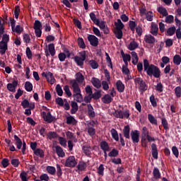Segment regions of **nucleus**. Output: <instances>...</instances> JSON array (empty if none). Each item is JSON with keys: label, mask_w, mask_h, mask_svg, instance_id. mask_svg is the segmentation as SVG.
<instances>
[{"label": "nucleus", "mask_w": 181, "mask_h": 181, "mask_svg": "<svg viewBox=\"0 0 181 181\" xmlns=\"http://www.w3.org/2000/svg\"><path fill=\"white\" fill-rule=\"evenodd\" d=\"M144 69L148 76H153L156 78H159V69L153 64L149 65L148 59H144Z\"/></svg>", "instance_id": "f257e3e1"}, {"label": "nucleus", "mask_w": 181, "mask_h": 181, "mask_svg": "<svg viewBox=\"0 0 181 181\" xmlns=\"http://www.w3.org/2000/svg\"><path fill=\"white\" fill-rule=\"evenodd\" d=\"M79 55L80 57L76 56L74 57V62L76 63L77 66L83 67V66H84V61L86 60V51L81 52Z\"/></svg>", "instance_id": "f03ea898"}, {"label": "nucleus", "mask_w": 181, "mask_h": 181, "mask_svg": "<svg viewBox=\"0 0 181 181\" xmlns=\"http://www.w3.org/2000/svg\"><path fill=\"white\" fill-rule=\"evenodd\" d=\"M134 83L136 84H139V88L141 93H144L148 90V86H146V83L142 80L141 78H136L134 79Z\"/></svg>", "instance_id": "7ed1b4c3"}, {"label": "nucleus", "mask_w": 181, "mask_h": 181, "mask_svg": "<svg viewBox=\"0 0 181 181\" xmlns=\"http://www.w3.org/2000/svg\"><path fill=\"white\" fill-rule=\"evenodd\" d=\"M114 116L116 118H120V119H124V118H129V110H125L122 112V110H115Z\"/></svg>", "instance_id": "20e7f679"}, {"label": "nucleus", "mask_w": 181, "mask_h": 181, "mask_svg": "<svg viewBox=\"0 0 181 181\" xmlns=\"http://www.w3.org/2000/svg\"><path fill=\"white\" fill-rule=\"evenodd\" d=\"M76 165H77V160H76V157L74 156L68 157L64 164V165L66 168H75Z\"/></svg>", "instance_id": "39448f33"}, {"label": "nucleus", "mask_w": 181, "mask_h": 181, "mask_svg": "<svg viewBox=\"0 0 181 181\" xmlns=\"http://www.w3.org/2000/svg\"><path fill=\"white\" fill-rule=\"evenodd\" d=\"M94 125H95V122L94 121L88 124L86 131L90 136H94L95 135V129L94 128Z\"/></svg>", "instance_id": "423d86ee"}, {"label": "nucleus", "mask_w": 181, "mask_h": 181, "mask_svg": "<svg viewBox=\"0 0 181 181\" xmlns=\"http://www.w3.org/2000/svg\"><path fill=\"white\" fill-rule=\"evenodd\" d=\"M88 42H90V45H91V46H93V47H97V46H98V38L95 35H88Z\"/></svg>", "instance_id": "0eeeda50"}, {"label": "nucleus", "mask_w": 181, "mask_h": 181, "mask_svg": "<svg viewBox=\"0 0 181 181\" xmlns=\"http://www.w3.org/2000/svg\"><path fill=\"white\" fill-rule=\"evenodd\" d=\"M71 84L74 94L81 93V89H80V86H78V83H77V81H71Z\"/></svg>", "instance_id": "6e6552de"}, {"label": "nucleus", "mask_w": 181, "mask_h": 181, "mask_svg": "<svg viewBox=\"0 0 181 181\" xmlns=\"http://www.w3.org/2000/svg\"><path fill=\"white\" fill-rule=\"evenodd\" d=\"M43 118L46 122H48V124L53 122V121H56V117L52 116L50 112H48L47 114L46 112H43Z\"/></svg>", "instance_id": "1a4fd4ad"}, {"label": "nucleus", "mask_w": 181, "mask_h": 181, "mask_svg": "<svg viewBox=\"0 0 181 181\" xmlns=\"http://www.w3.org/2000/svg\"><path fill=\"white\" fill-rule=\"evenodd\" d=\"M130 135L132 136V140L134 144H138L139 142V131H132Z\"/></svg>", "instance_id": "9d476101"}, {"label": "nucleus", "mask_w": 181, "mask_h": 181, "mask_svg": "<svg viewBox=\"0 0 181 181\" xmlns=\"http://www.w3.org/2000/svg\"><path fill=\"white\" fill-rule=\"evenodd\" d=\"M82 151L86 156L90 157L91 156V151H93V148L90 145L86 144L82 146Z\"/></svg>", "instance_id": "9b49d317"}, {"label": "nucleus", "mask_w": 181, "mask_h": 181, "mask_svg": "<svg viewBox=\"0 0 181 181\" xmlns=\"http://www.w3.org/2000/svg\"><path fill=\"white\" fill-rule=\"evenodd\" d=\"M16 87H18V81H13L12 83L7 84V89L11 93H15L16 91Z\"/></svg>", "instance_id": "f8f14e48"}, {"label": "nucleus", "mask_w": 181, "mask_h": 181, "mask_svg": "<svg viewBox=\"0 0 181 181\" xmlns=\"http://www.w3.org/2000/svg\"><path fill=\"white\" fill-rule=\"evenodd\" d=\"M144 42L148 45H153L155 43V37L151 35H146L144 37Z\"/></svg>", "instance_id": "ddd939ff"}, {"label": "nucleus", "mask_w": 181, "mask_h": 181, "mask_svg": "<svg viewBox=\"0 0 181 181\" xmlns=\"http://www.w3.org/2000/svg\"><path fill=\"white\" fill-rule=\"evenodd\" d=\"M116 88L119 93H124V90H125V86L124 85V83H122V81H117Z\"/></svg>", "instance_id": "4468645a"}, {"label": "nucleus", "mask_w": 181, "mask_h": 181, "mask_svg": "<svg viewBox=\"0 0 181 181\" xmlns=\"http://www.w3.org/2000/svg\"><path fill=\"white\" fill-rule=\"evenodd\" d=\"M55 151L59 158H64V156H66V153H64L62 147L59 146H55Z\"/></svg>", "instance_id": "2eb2a0df"}, {"label": "nucleus", "mask_w": 181, "mask_h": 181, "mask_svg": "<svg viewBox=\"0 0 181 181\" xmlns=\"http://www.w3.org/2000/svg\"><path fill=\"white\" fill-rule=\"evenodd\" d=\"M100 148L104 152H110V146L108 145V143L105 141H103L100 142Z\"/></svg>", "instance_id": "dca6fc26"}, {"label": "nucleus", "mask_w": 181, "mask_h": 181, "mask_svg": "<svg viewBox=\"0 0 181 181\" xmlns=\"http://www.w3.org/2000/svg\"><path fill=\"white\" fill-rule=\"evenodd\" d=\"M8 50V44L1 41L0 42V53L1 54H5Z\"/></svg>", "instance_id": "f3484780"}, {"label": "nucleus", "mask_w": 181, "mask_h": 181, "mask_svg": "<svg viewBox=\"0 0 181 181\" xmlns=\"http://www.w3.org/2000/svg\"><path fill=\"white\" fill-rule=\"evenodd\" d=\"M88 115L90 118H94L95 117V112L91 104L88 105Z\"/></svg>", "instance_id": "a211bd4d"}, {"label": "nucleus", "mask_w": 181, "mask_h": 181, "mask_svg": "<svg viewBox=\"0 0 181 181\" xmlns=\"http://www.w3.org/2000/svg\"><path fill=\"white\" fill-rule=\"evenodd\" d=\"M91 83L96 88H100V87H101V81L97 78H92Z\"/></svg>", "instance_id": "6ab92c4d"}, {"label": "nucleus", "mask_w": 181, "mask_h": 181, "mask_svg": "<svg viewBox=\"0 0 181 181\" xmlns=\"http://www.w3.org/2000/svg\"><path fill=\"white\" fill-rule=\"evenodd\" d=\"M115 30H122L124 29V23H122V21H121L120 19H117V22H115Z\"/></svg>", "instance_id": "aec40b11"}, {"label": "nucleus", "mask_w": 181, "mask_h": 181, "mask_svg": "<svg viewBox=\"0 0 181 181\" xmlns=\"http://www.w3.org/2000/svg\"><path fill=\"white\" fill-rule=\"evenodd\" d=\"M158 30H159V28H158V25L152 23L151 28V35H153L154 36L158 35Z\"/></svg>", "instance_id": "412c9836"}, {"label": "nucleus", "mask_w": 181, "mask_h": 181, "mask_svg": "<svg viewBox=\"0 0 181 181\" xmlns=\"http://www.w3.org/2000/svg\"><path fill=\"white\" fill-rule=\"evenodd\" d=\"M151 148H152V156L154 159H158V148H156V146L155 145V144H153L151 145Z\"/></svg>", "instance_id": "4be33fe9"}, {"label": "nucleus", "mask_w": 181, "mask_h": 181, "mask_svg": "<svg viewBox=\"0 0 181 181\" xmlns=\"http://www.w3.org/2000/svg\"><path fill=\"white\" fill-rule=\"evenodd\" d=\"M102 101L104 103V104H110V103L112 101V97L108 94L105 95L102 98Z\"/></svg>", "instance_id": "5701e85b"}, {"label": "nucleus", "mask_w": 181, "mask_h": 181, "mask_svg": "<svg viewBox=\"0 0 181 181\" xmlns=\"http://www.w3.org/2000/svg\"><path fill=\"white\" fill-rule=\"evenodd\" d=\"M71 114H76V111H78V105H77V103L72 101L71 103Z\"/></svg>", "instance_id": "b1692460"}, {"label": "nucleus", "mask_w": 181, "mask_h": 181, "mask_svg": "<svg viewBox=\"0 0 181 181\" xmlns=\"http://www.w3.org/2000/svg\"><path fill=\"white\" fill-rule=\"evenodd\" d=\"M73 97H74V100L77 101V103H82L83 95H81V93H74Z\"/></svg>", "instance_id": "393cba45"}, {"label": "nucleus", "mask_w": 181, "mask_h": 181, "mask_svg": "<svg viewBox=\"0 0 181 181\" xmlns=\"http://www.w3.org/2000/svg\"><path fill=\"white\" fill-rule=\"evenodd\" d=\"M14 141H16L17 148L21 149L22 148V140L17 135H14Z\"/></svg>", "instance_id": "a878e982"}, {"label": "nucleus", "mask_w": 181, "mask_h": 181, "mask_svg": "<svg viewBox=\"0 0 181 181\" xmlns=\"http://www.w3.org/2000/svg\"><path fill=\"white\" fill-rule=\"evenodd\" d=\"M47 81H48V83H49L51 84H54L55 79H54V76H53V74L52 72L47 73Z\"/></svg>", "instance_id": "bb28decb"}, {"label": "nucleus", "mask_w": 181, "mask_h": 181, "mask_svg": "<svg viewBox=\"0 0 181 181\" xmlns=\"http://www.w3.org/2000/svg\"><path fill=\"white\" fill-rule=\"evenodd\" d=\"M173 63L175 64V65H180L181 64V57L178 54H176L173 57Z\"/></svg>", "instance_id": "cd10ccee"}, {"label": "nucleus", "mask_w": 181, "mask_h": 181, "mask_svg": "<svg viewBox=\"0 0 181 181\" xmlns=\"http://www.w3.org/2000/svg\"><path fill=\"white\" fill-rule=\"evenodd\" d=\"M138 47V42L135 41H132L128 45L129 50H135Z\"/></svg>", "instance_id": "c85d7f7f"}, {"label": "nucleus", "mask_w": 181, "mask_h": 181, "mask_svg": "<svg viewBox=\"0 0 181 181\" xmlns=\"http://www.w3.org/2000/svg\"><path fill=\"white\" fill-rule=\"evenodd\" d=\"M129 125L125 126L123 129L124 136L127 138V139H129Z\"/></svg>", "instance_id": "c756f323"}, {"label": "nucleus", "mask_w": 181, "mask_h": 181, "mask_svg": "<svg viewBox=\"0 0 181 181\" xmlns=\"http://www.w3.org/2000/svg\"><path fill=\"white\" fill-rule=\"evenodd\" d=\"M153 177H152L153 181L158 180L159 179V169L155 168L153 171Z\"/></svg>", "instance_id": "7c9ffc66"}, {"label": "nucleus", "mask_w": 181, "mask_h": 181, "mask_svg": "<svg viewBox=\"0 0 181 181\" xmlns=\"http://www.w3.org/2000/svg\"><path fill=\"white\" fill-rule=\"evenodd\" d=\"M110 132L112 134V136L113 139H115V141H117V142H118V141H119V137L118 136V132H117L115 129H112Z\"/></svg>", "instance_id": "2f4dec72"}, {"label": "nucleus", "mask_w": 181, "mask_h": 181, "mask_svg": "<svg viewBox=\"0 0 181 181\" xmlns=\"http://www.w3.org/2000/svg\"><path fill=\"white\" fill-rule=\"evenodd\" d=\"M131 54H132V57L133 64H134V65L137 64H138V60H139L138 54H136V52H132Z\"/></svg>", "instance_id": "473e14b6"}, {"label": "nucleus", "mask_w": 181, "mask_h": 181, "mask_svg": "<svg viewBox=\"0 0 181 181\" xmlns=\"http://www.w3.org/2000/svg\"><path fill=\"white\" fill-rule=\"evenodd\" d=\"M86 168H87V165L83 161L79 162L77 165L78 170H81V172H83V170H84Z\"/></svg>", "instance_id": "72a5a7b5"}, {"label": "nucleus", "mask_w": 181, "mask_h": 181, "mask_svg": "<svg viewBox=\"0 0 181 181\" xmlns=\"http://www.w3.org/2000/svg\"><path fill=\"white\" fill-rule=\"evenodd\" d=\"M48 50L49 52V54L53 57L54 54H56V50L54 49V44H49L48 45Z\"/></svg>", "instance_id": "f704fd0d"}, {"label": "nucleus", "mask_w": 181, "mask_h": 181, "mask_svg": "<svg viewBox=\"0 0 181 181\" xmlns=\"http://www.w3.org/2000/svg\"><path fill=\"white\" fill-rule=\"evenodd\" d=\"M35 155L36 156H40V158H44L45 157V152H43V150L40 148H37L34 151Z\"/></svg>", "instance_id": "c9c22d12"}, {"label": "nucleus", "mask_w": 181, "mask_h": 181, "mask_svg": "<svg viewBox=\"0 0 181 181\" xmlns=\"http://www.w3.org/2000/svg\"><path fill=\"white\" fill-rule=\"evenodd\" d=\"M161 124H163V128L165 130H169V124H168L167 119H165V117L161 118Z\"/></svg>", "instance_id": "e433bc0d"}, {"label": "nucleus", "mask_w": 181, "mask_h": 181, "mask_svg": "<svg viewBox=\"0 0 181 181\" xmlns=\"http://www.w3.org/2000/svg\"><path fill=\"white\" fill-rule=\"evenodd\" d=\"M149 135V132L146 127H143L141 132V139H146V137Z\"/></svg>", "instance_id": "4c0bfd02"}, {"label": "nucleus", "mask_w": 181, "mask_h": 181, "mask_svg": "<svg viewBox=\"0 0 181 181\" xmlns=\"http://www.w3.org/2000/svg\"><path fill=\"white\" fill-rule=\"evenodd\" d=\"M148 119L151 124H153V125H158V121L156 120V119H155V117H153V115L148 114Z\"/></svg>", "instance_id": "58836bf2"}, {"label": "nucleus", "mask_w": 181, "mask_h": 181, "mask_svg": "<svg viewBox=\"0 0 181 181\" xmlns=\"http://www.w3.org/2000/svg\"><path fill=\"white\" fill-rule=\"evenodd\" d=\"M172 152L173 154L175 156V158H179V150H178V147H177V146H172Z\"/></svg>", "instance_id": "ea45409f"}, {"label": "nucleus", "mask_w": 181, "mask_h": 181, "mask_svg": "<svg viewBox=\"0 0 181 181\" xmlns=\"http://www.w3.org/2000/svg\"><path fill=\"white\" fill-rule=\"evenodd\" d=\"M76 82L78 83H83L84 81V76L80 72L76 74Z\"/></svg>", "instance_id": "a19ab883"}, {"label": "nucleus", "mask_w": 181, "mask_h": 181, "mask_svg": "<svg viewBox=\"0 0 181 181\" xmlns=\"http://www.w3.org/2000/svg\"><path fill=\"white\" fill-rule=\"evenodd\" d=\"M47 138H48L49 139H50V141H52V139H54L57 138V133L54 132H50L47 134Z\"/></svg>", "instance_id": "79ce46f5"}, {"label": "nucleus", "mask_w": 181, "mask_h": 181, "mask_svg": "<svg viewBox=\"0 0 181 181\" xmlns=\"http://www.w3.org/2000/svg\"><path fill=\"white\" fill-rule=\"evenodd\" d=\"M117 39H122V30H113Z\"/></svg>", "instance_id": "37998d69"}, {"label": "nucleus", "mask_w": 181, "mask_h": 181, "mask_svg": "<svg viewBox=\"0 0 181 181\" xmlns=\"http://www.w3.org/2000/svg\"><path fill=\"white\" fill-rule=\"evenodd\" d=\"M160 14H162L163 17L166 18L168 14V11L167 8H165V7H163L162 6H160Z\"/></svg>", "instance_id": "c03bdc74"}, {"label": "nucleus", "mask_w": 181, "mask_h": 181, "mask_svg": "<svg viewBox=\"0 0 181 181\" xmlns=\"http://www.w3.org/2000/svg\"><path fill=\"white\" fill-rule=\"evenodd\" d=\"M25 89L26 91H32L33 90V85L30 81H27L25 83Z\"/></svg>", "instance_id": "a18cd8bd"}, {"label": "nucleus", "mask_w": 181, "mask_h": 181, "mask_svg": "<svg viewBox=\"0 0 181 181\" xmlns=\"http://www.w3.org/2000/svg\"><path fill=\"white\" fill-rule=\"evenodd\" d=\"M110 158H117L118 156V150L113 148L109 153Z\"/></svg>", "instance_id": "49530a36"}, {"label": "nucleus", "mask_w": 181, "mask_h": 181, "mask_svg": "<svg viewBox=\"0 0 181 181\" xmlns=\"http://www.w3.org/2000/svg\"><path fill=\"white\" fill-rule=\"evenodd\" d=\"M174 16L173 15L168 16V14L167 17H165V23H167L168 24H172V23H174Z\"/></svg>", "instance_id": "de8ad7c7"}, {"label": "nucleus", "mask_w": 181, "mask_h": 181, "mask_svg": "<svg viewBox=\"0 0 181 181\" xmlns=\"http://www.w3.org/2000/svg\"><path fill=\"white\" fill-rule=\"evenodd\" d=\"M47 172H48V173H49V175H56V168L52 166H47Z\"/></svg>", "instance_id": "09e8293b"}, {"label": "nucleus", "mask_w": 181, "mask_h": 181, "mask_svg": "<svg viewBox=\"0 0 181 181\" xmlns=\"http://www.w3.org/2000/svg\"><path fill=\"white\" fill-rule=\"evenodd\" d=\"M78 45L81 49H86V44L84 43V40L81 37L78 38Z\"/></svg>", "instance_id": "8fccbe9b"}, {"label": "nucleus", "mask_w": 181, "mask_h": 181, "mask_svg": "<svg viewBox=\"0 0 181 181\" xmlns=\"http://www.w3.org/2000/svg\"><path fill=\"white\" fill-rule=\"evenodd\" d=\"M92 98H93V100H98L101 98V91L98 90L94 93H92Z\"/></svg>", "instance_id": "3c124183"}, {"label": "nucleus", "mask_w": 181, "mask_h": 181, "mask_svg": "<svg viewBox=\"0 0 181 181\" xmlns=\"http://www.w3.org/2000/svg\"><path fill=\"white\" fill-rule=\"evenodd\" d=\"M56 91L57 95H59V97H62V95H63V89H62V86H60V84L57 85Z\"/></svg>", "instance_id": "603ef678"}, {"label": "nucleus", "mask_w": 181, "mask_h": 181, "mask_svg": "<svg viewBox=\"0 0 181 181\" xmlns=\"http://www.w3.org/2000/svg\"><path fill=\"white\" fill-rule=\"evenodd\" d=\"M175 31H176V28H175V26H173V27H170V28H168V30H167V33L168 34V35L172 36V35H174Z\"/></svg>", "instance_id": "864d4df0"}, {"label": "nucleus", "mask_w": 181, "mask_h": 181, "mask_svg": "<svg viewBox=\"0 0 181 181\" xmlns=\"http://www.w3.org/2000/svg\"><path fill=\"white\" fill-rule=\"evenodd\" d=\"M175 93L177 98L181 97V86H176L175 88Z\"/></svg>", "instance_id": "5fc2aeb1"}, {"label": "nucleus", "mask_w": 181, "mask_h": 181, "mask_svg": "<svg viewBox=\"0 0 181 181\" xmlns=\"http://www.w3.org/2000/svg\"><path fill=\"white\" fill-rule=\"evenodd\" d=\"M20 177L22 181H28V173H26V172H25V171L21 172V173L20 174Z\"/></svg>", "instance_id": "6e6d98bb"}, {"label": "nucleus", "mask_w": 181, "mask_h": 181, "mask_svg": "<svg viewBox=\"0 0 181 181\" xmlns=\"http://www.w3.org/2000/svg\"><path fill=\"white\" fill-rule=\"evenodd\" d=\"M33 29H42V23L36 20L34 23Z\"/></svg>", "instance_id": "4d7b16f0"}, {"label": "nucleus", "mask_w": 181, "mask_h": 181, "mask_svg": "<svg viewBox=\"0 0 181 181\" xmlns=\"http://www.w3.org/2000/svg\"><path fill=\"white\" fill-rule=\"evenodd\" d=\"M13 32H16V33H18V35H21V32H23V28L18 25L16 27H14V30H13Z\"/></svg>", "instance_id": "13d9d810"}, {"label": "nucleus", "mask_w": 181, "mask_h": 181, "mask_svg": "<svg viewBox=\"0 0 181 181\" xmlns=\"http://www.w3.org/2000/svg\"><path fill=\"white\" fill-rule=\"evenodd\" d=\"M75 122H76V119L72 116H69L66 117V124H68V125L74 124Z\"/></svg>", "instance_id": "bf43d9fd"}, {"label": "nucleus", "mask_w": 181, "mask_h": 181, "mask_svg": "<svg viewBox=\"0 0 181 181\" xmlns=\"http://www.w3.org/2000/svg\"><path fill=\"white\" fill-rule=\"evenodd\" d=\"M19 12H21V8L19 6H16L15 10H14V16L16 19H18V18H19Z\"/></svg>", "instance_id": "052dcab7"}, {"label": "nucleus", "mask_w": 181, "mask_h": 181, "mask_svg": "<svg viewBox=\"0 0 181 181\" xmlns=\"http://www.w3.org/2000/svg\"><path fill=\"white\" fill-rule=\"evenodd\" d=\"M146 18L147 21H153V13H152L151 11L148 12L147 13H146Z\"/></svg>", "instance_id": "680f3d73"}, {"label": "nucleus", "mask_w": 181, "mask_h": 181, "mask_svg": "<svg viewBox=\"0 0 181 181\" xmlns=\"http://www.w3.org/2000/svg\"><path fill=\"white\" fill-rule=\"evenodd\" d=\"M91 100H93V95H86L83 98V101L86 103H91Z\"/></svg>", "instance_id": "e2e57ef3"}, {"label": "nucleus", "mask_w": 181, "mask_h": 181, "mask_svg": "<svg viewBox=\"0 0 181 181\" xmlns=\"http://www.w3.org/2000/svg\"><path fill=\"white\" fill-rule=\"evenodd\" d=\"M98 173L100 176H104V165L101 164L98 168Z\"/></svg>", "instance_id": "0e129e2a"}, {"label": "nucleus", "mask_w": 181, "mask_h": 181, "mask_svg": "<svg viewBox=\"0 0 181 181\" xmlns=\"http://www.w3.org/2000/svg\"><path fill=\"white\" fill-rule=\"evenodd\" d=\"M95 25H97L98 26H99V28L102 30L105 29V23L104 21L100 22V20L97 21Z\"/></svg>", "instance_id": "69168bd1"}, {"label": "nucleus", "mask_w": 181, "mask_h": 181, "mask_svg": "<svg viewBox=\"0 0 181 181\" xmlns=\"http://www.w3.org/2000/svg\"><path fill=\"white\" fill-rule=\"evenodd\" d=\"M64 90L65 91V94L68 95V97H71V91H70V88L69 86H65L64 87Z\"/></svg>", "instance_id": "338daca9"}, {"label": "nucleus", "mask_w": 181, "mask_h": 181, "mask_svg": "<svg viewBox=\"0 0 181 181\" xmlns=\"http://www.w3.org/2000/svg\"><path fill=\"white\" fill-rule=\"evenodd\" d=\"M90 66L92 67V69H98V63L94 60L90 61Z\"/></svg>", "instance_id": "774afa93"}]
</instances>
